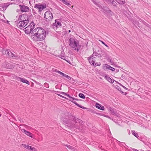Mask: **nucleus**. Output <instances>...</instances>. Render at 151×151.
Here are the masks:
<instances>
[{
    "instance_id": "obj_1",
    "label": "nucleus",
    "mask_w": 151,
    "mask_h": 151,
    "mask_svg": "<svg viewBox=\"0 0 151 151\" xmlns=\"http://www.w3.org/2000/svg\"><path fill=\"white\" fill-rule=\"evenodd\" d=\"M45 30L41 27H37L33 29L30 34L31 39L33 41H41L43 40L46 36Z\"/></svg>"
},
{
    "instance_id": "obj_2",
    "label": "nucleus",
    "mask_w": 151,
    "mask_h": 151,
    "mask_svg": "<svg viewBox=\"0 0 151 151\" xmlns=\"http://www.w3.org/2000/svg\"><path fill=\"white\" fill-rule=\"evenodd\" d=\"M69 119L73 121L74 122L73 123H70L68 124L69 126L71 128H76L78 129H79L80 127L77 124L79 123L80 124H82V123L83 122L81 120L76 118L74 116L72 115H70L69 116Z\"/></svg>"
},
{
    "instance_id": "obj_3",
    "label": "nucleus",
    "mask_w": 151,
    "mask_h": 151,
    "mask_svg": "<svg viewBox=\"0 0 151 151\" xmlns=\"http://www.w3.org/2000/svg\"><path fill=\"white\" fill-rule=\"evenodd\" d=\"M69 46L72 48H74L75 50L78 52L79 48L78 47L79 45L78 41L75 38L71 37L69 40Z\"/></svg>"
},
{
    "instance_id": "obj_4",
    "label": "nucleus",
    "mask_w": 151,
    "mask_h": 151,
    "mask_svg": "<svg viewBox=\"0 0 151 151\" xmlns=\"http://www.w3.org/2000/svg\"><path fill=\"white\" fill-rule=\"evenodd\" d=\"M44 17L48 21H50L53 18L52 14L50 11L46 12L44 15Z\"/></svg>"
},
{
    "instance_id": "obj_5",
    "label": "nucleus",
    "mask_w": 151,
    "mask_h": 151,
    "mask_svg": "<svg viewBox=\"0 0 151 151\" xmlns=\"http://www.w3.org/2000/svg\"><path fill=\"white\" fill-rule=\"evenodd\" d=\"M95 57H93V56H90L88 58V59L89 63L90 64L93 65L95 66H100L101 65L100 63H95Z\"/></svg>"
},
{
    "instance_id": "obj_6",
    "label": "nucleus",
    "mask_w": 151,
    "mask_h": 151,
    "mask_svg": "<svg viewBox=\"0 0 151 151\" xmlns=\"http://www.w3.org/2000/svg\"><path fill=\"white\" fill-rule=\"evenodd\" d=\"M18 20H21L22 21H27V22L29 23V17L27 15L25 14H23L19 15L18 18Z\"/></svg>"
},
{
    "instance_id": "obj_7",
    "label": "nucleus",
    "mask_w": 151,
    "mask_h": 151,
    "mask_svg": "<svg viewBox=\"0 0 151 151\" xmlns=\"http://www.w3.org/2000/svg\"><path fill=\"white\" fill-rule=\"evenodd\" d=\"M19 21L17 23V26L21 29L24 28L28 23L27 22V21H22L21 20H19Z\"/></svg>"
},
{
    "instance_id": "obj_8",
    "label": "nucleus",
    "mask_w": 151,
    "mask_h": 151,
    "mask_svg": "<svg viewBox=\"0 0 151 151\" xmlns=\"http://www.w3.org/2000/svg\"><path fill=\"white\" fill-rule=\"evenodd\" d=\"M2 66L4 68L8 69L13 68L14 66V64H10L7 62H5L2 64Z\"/></svg>"
},
{
    "instance_id": "obj_9",
    "label": "nucleus",
    "mask_w": 151,
    "mask_h": 151,
    "mask_svg": "<svg viewBox=\"0 0 151 151\" xmlns=\"http://www.w3.org/2000/svg\"><path fill=\"white\" fill-rule=\"evenodd\" d=\"M19 6L20 8V9L22 12H26L29 11V8L27 6L24 5H19Z\"/></svg>"
},
{
    "instance_id": "obj_10",
    "label": "nucleus",
    "mask_w": 151,
    "mask_h": 151,
    "mask_svg": "<svg viewBox=\"0 0 151 151\" xmlns=\"http://www.w3.org/2000/svg\"><path fill=\"white\" fill-rule=\"evenodd\" d=\"M34 7L35 8H37L39 9V12H41L44 9L46 8V4L39 5L37 4H35Z\"/></svg>"
},
{
    "instance_id": "obj_11",
    "label": "nucleus",
    "mask_w": 151,
    "mask_h": 151,
    "mask_svg": "<svg viewBox=\"0 0 151 151\" xmlns=\"http://www.w3.org/2000/svg\"><path fill=\"white\" fill-rule=\"evenodd\" d=\"M109 110L112 114L118 117H120V114L115 109L110 107L109 108Z\"/></svg>"
},
{
    "instance_id": "obj_12",
    "label": "nucleus",
    "mask_w": 151,
    "mask_h": 151,
    "mask_svg": "<svg viewBox=\"0 0 151 151\" xmlns=\"http://www.w3.org/2000/svg\"><path fill=\"white\" fill-rule=\"evenodd\" d=\"M70 98V101L73 102L74 104H75L77 106H78L79 107H80L81 108H82L84 109H86V108L84 107L81 106L79 104H78V103H77L75 101H74L73 100H77L78 99L75 98L73 97H72L71 96V97H69Z\"/></svg>"
},
{
    "instance_id": "obj_13",
    "label": "nucleus",
    "mask_w": 151,
    "mask_h": 151,
    "mask_svg": "<svg viewBox=\"0 0 151 151\" xmlns=\"http://www.w3.org/2000/svg\"><path fill=\"white\" fill-rule=\"evenodd\" d=\"M33 27H29L28 26L24 29V30L26 34H31L32 30H33Z\"/></svg>"
},
{
    "instance_id": "obj_14",
    "label": "nucleus",
    "mask_w": 151,
    "mask_h": 151,
    "mask_svg": "<svg viewBox=\"0 0 151 151\" xmlns=\"http://www.w3.org/2000/svg\"><path fill=\"white\" fill-rule=\"evenodd\" d=\"M102 9L104 13L111 14V12L112 13L111 11L106 6H103L102 7Z\"/></svg>"
},
{
    "instance_id": "obj_15",
    "label": "nucleus",
    "mask_w": 151,
    "mask_h": 151,
    "mask_svg": "<svg viewBox=\"0 0 151 151\" xmlns=\"http://www.w3.org/2000/svg\"><path fill=\"white\" fill-rule=\"evenodd\" d=\"M21 131L23 132L25 134L27 135L30 137L31 138H33V135L30 132L27 131L24 129H22Z\"/></svg>"
},
{
    "instance_id": "obj_16",
    "label": "nucleus",
    "mask_w": 151,
    "mask_h": 151,
    "mask_svg": "<svg viewBox=\"0 0 151 151\" xmlns=\"http://www.w3.org/2000/svg\"><path fill=\"white\" fill-rule=\"evenodd\" d=\"M17 79L18 81H21L23 83H27L28 85H29L30 84L29 82L26 79L20 77H18L17 78Z\"/></svg>"
},
{
    "instance_id": "obj_17",
    "label": "nucleus",
    "mask_w": 151,
    "mask_h": 151,
    "mask_svg": "<svg viewBox=\"0 0 151 151\" xmlns=\"http://www.w3.org/2000/svg\"><path fill=\"white\" fill-rule=\"evenodd\" d=\"M61 24L60 22L55 20V22L53 24V26L54 28L55 27H58L61 26Z\"/></svg>"
},
{
    "instance_id": "obj_18",
    "label": "nucleus",
    "mask_w": 151,
    "mask_h": 151,
    "mask_svg": "<svg viewBox=\"0 0 151 151\" xmlns=\"http://www.w3.org/2000/svg\"><path fill=\"white\" fill-rule=\"evenodd\" d=\"M96 107L97 108L101 110H104V107L97 103L96 104Z\"/></svg>"
},
{
    "instance_id": "obj_19",
    "label": "nucleus",
    "mask_w": 151,
    "mask_h": 151,
    "mask_svg": "<svg viewBox=\"0 0 151 151\" xmlns=\"http://www.w3.org/2000/svg\"><path fill=\"white\" fill-rule=\"evenodd\" d=\"M104 78L109 82L111 83H113L114 82V81H115V80H112L110 78L109 76L107 75H106L104 76Z\"/></svg>"
},
{
    "instance_id": "obj_20",
    "label": "nucleus",
    "mask_w": 151,
    "mask_h": 151,
    "mask_svg": "<svg viewBox=\"0 0 151 151\" xmlns=\"http://www.w3.org/2000/svg\"><path fill=\"white\" fill-rule=\"evenodd\" d=\"M93 52L91 56H93L94 57V56H96L99 58H101L102 57L101 55L99 53H98L97 52L94 51V50H93Z\"/></svg>"
},
{
    "instance_id": "obj_21",
    "label": "nucleus",
    "mask_w": 151,
    "mask_h": 151,
    "mask_svg": "<svg viewBox=\"0 0 151 151\" xmlns=\"http://www.w3.org/2000/svg\"><path fill=\"white\" fill-rule=\"evenodd\" d=\"M111 1L109 4L113 5L115 7H116L117 4V3L114 0H112Z\"/></svg>"
},
{
    "instance_id": "obj_22",
    "label": "nucleus",
    "mask_w": 151,
    "mask_h": 151,
    "mask_svg": "<svg viewBox=\"0 0 151 151\" xmlns=\"http://www.w3.org/2000/svg\"><path fill=\"white\" fill-rule=\"evenodd\" d=\"M64 145L66 146L68 148L71 150L74 151L75 150V148L72 146H71L68 145Z\"/></svg>"
},
{
    "instance_id": "obj_23",
    "label": "nucleus",
    "mask_w": 151,
    "mask_h": 151,
    "mask_svg": "<svg viewBox=\"0 0 151 151\" xmlns=\"http://www.w3.org/2000/svg\"><path fill=\"white\" fill-rule=\"evenodd\" d=\"M116 1L119 4L122 5L125 3V0H116Z\"/></svg>"
},
{
    "instance_id": "obj_24",
    "label": "nucleus",
    "mask_w": 151,
    "mask_h": 151,
    "mask_svg": "<svg viewBox=\"0 0 151 151\" xmlns=\"http://www.w3.org/2000/svg\"><path fill=\"white\" fill-rule=\"evenodd\" d=\"M10 54L9 57L10 58H15L17 57L16 55L14 54L12 52H10Z\"/></svg>"
},
{
    "instance_id": "obj_25",
    "label": "nucleus",
    "mask_w": 151,
    "mask_h": 151,
    "mask_svg": "<svg viewBox=\"0 0 151 151\" xmlns=\"http://www.w3.org/2000/svg\"><path fill=\"white\" fill-rule=\"evenodd\" d=\"M109 65L107 64H105L103 66V69L104 70L109 69Z\"/></svg>"
},
{
    "instance_id": "obj_26",
    "label": "nucleus",
    "mask_w": 151,
    "mask_h": 151,
    "mask_svg": "<svg viewBox=\"0 0 151 151\" xmlns=\"http://www.w3.org/2000/svg\"><path fill=\"white\" fill-rule=\"evenodd\" d=\"M8 50L7 49H3L2 51V53L4 55H7V53H8Z\"/></svg>"
},
{
    "instance_id": "obj_27",
    "label": "nucleus",
    "mask_w": 151,
    "mask_h": 151,
    "mask_svg": "<svg viewBox=\"0 0 151 151\" xmlns=\"http://www.w3.org/2000/svg\"><path fill=\"white\" fill-rule=\"evenodd\" d=\"M35 24H34V22H31L30 23V24L28 25V26L29 27H33V29L35 28Z\"/></svg>"
},
{
    "instance_id": "obj_28",
    "label": "nucleus",
    "mask_w": 151,
    "mask_h": 151,
    "mask_svg": "<svg viewBox=\"0 0 151 151\" xmlns=\"http://www.w3.org/2000/svg\"><path fill=\"white\" fill-rule=\"evenodd\" d=\"M132 134L136 137L138 138V137H139V136L138 135V134L137 133H136L134 130L132 131Z\"/></svg>"
},
{
    "instance_id": "obj_29",
    "label": "nucleus",
    "mask_w": 151,
    "mask_h": 151,
    "mask_svg": "<svg viewBox=\"0 0 151 151\" xmlns=\"http://www.w3.org/2000/svg\"><path fill=\"white\" fill-rule=\"evenodd\" d=\"M67 1H66L65 0H63L62 1V2L65 4L67 6H69V5H70V4L67 2Z\"/></svg>"
},
{
    "instance_id": "obj_30",
    "label": "nucleus",
    "mask_w": 151,
    "mask_h": 151,
    "mask_svg": "<svg viewBox=\"0 0 151 151\" xmlns=\"http://www.w3.org/2000/svg\"><path fill=\"white\" fill-rule=\"evenodd\" d=\"M59 93H60L62 94L63 95H65V96H68V97H71V96H70L68 94H66V93L63 92H59Z\"/></svg>"
},
{
    "instance_id": "obj_31",
    "label": "nucleus",
    "mask_w": 151,
    "mask_h": 151,
    "mask_svg": "<svg viewBox=\"0 0 151 151\" xmlns=\"http://www.w3.org/2000/svg\"><path fill=\"white\" fill-rule=\"evenodd\" d=\"M22 145L23 147L25 148L28 150H29V147H30V146L23 144H22Z\"/></svg>"
},
{
    "instance_id": "obj_32",
    "label": "nucleus",
    "mask_w": 151,
    "mask_h": 151,
    "mask_svg": "<svg viewBox=\"0 0 151 151\" xmlns=\"http://www.w3.org/2000/svg\"><path fill=\"white\" fill-rule=\"evenodd\" d=\"M116 88L119 91H120V92L122 93H124L122 91H121V88L120 87H119V86H116Z\"/></svg>"
},
{
    "instance_id": "obj_33",
    "label": "nucleus",
    "mask_w": 151,
    "mask_h": 151,
    "mask_svg": "<svg viewBox=\"0 0 151 151\" xmlns=\"http://www.w3.org/2000/svg\"><path fill=\"white\" fill-rule=\"evenodd\" d=\"M55 72L59 74H60L61 75H62L63 76H64V74H65L59 71H58V70H55Z\"/></svg>"
},
{
    "instance_id": "obj_34",
    "label": "nucleus",
    "mask_w": 151,
    "mask_h": 151,
    "mask_svg": "<svg viewBox=\"0 0 151 151\" xmlns=\"http://www.w3.org/2000/svg\"><path fill=\"white\" fill-rule=\"evenodd\" d=\"M79 96L81 98L83 99H85V96L82 93H80L79 94Z\"/></svg>"
},
{
    "instance_id": "obj_35",
    "label": "nucleus",
    "mask_w": 151,
    "mask_h": 151,
    "mask_svg": "<svg viewBox=\"0 0 151 151\" xmlns=\"http://www.w3.org/2000/svg\"><path fill=\"white\" fill-rule=\"evenodd\" d=\"M64 77H66L68 79L70 80L72 78L71 77H70L69 76H68V75H66V74H65L64 76Z\"/></svg>"
},
{
    "instance_id": "obj_36",
    "label": "nucleus",
    "mask_w": 151,
    "mask_h": 151,
    "mask_svg": "<svg viewBox=\"0 0 151 151\" xmlns=\"http://www.w3.org/2000/svg\"><path fill=\"white\" fill-rule=\"evenodd\" d=\"M109 69L111 70L112 71H115V69L113 67H111L110 65L109 66Z\"/></svg>"
},
{
    "instance_id": "obj_37",
    "label": "nucleus",
    "mask_w": 151,
    "mask_h": 151,
    "mask_svg": "<svg viewBox=\"0 0 151 151\" xmlns=\"http://www.w3.org/2000/svg\"><path fill=\"white\" fill-rule=\"evenodd\" d=\"M102 54L101 55H102L103 57H105L106 56V53L105 52H102Z\"/></svg>"
},
{
    "instance_id": "obj_38",
    "label": "nucleus",
    "mask_w": 151,
    "mask_h": 151,
    "mask_svg": "<svg viewBox=\"0 0 151 151\" xmlns=\"http://www.w3.org/2000/svg\"><path fill=\"white\" fill-rule=\"evenodd\" d=\"M104 1H105L108 4H109L110 2H111V1H111L112 0H103Z\"/></svg>"
},
{
    "instance_id": "obj_39",
    "label": "nucleus",
    "mask_w": 151,
    "mask_h": 151,
    "mask_svg": "<svg viewBox=\"0 0 151 151\" xmlns=\"http://www.w3.org/2000/svg\"><path fill=\"white\" fill-rule=\"evenodd\" d=\"M44 86L45 87H46V88H49V85L48 83H45L44 84Z\"/></svg>"
},
{
    "instance_id": "obj_40",
    "label": "nucleus",
    "mask_w": 151,
    "mask_h": 151,
    "mask_svg": "<svg viewBox=\"0 0 151 151\" xmlns=\"http://www.w3.org/2000/svg\"><path fill=\"white\" fill-rule=\"evenodd\" d=\"M9 5V4L8 3H5L4 4V6L6 7H7Z\"/></svg>"
},
{
    "instance_id": "obj_41",
    "label": "nucleus",
    "mask_w": 151,
    "mask_h": 151,
    "mask_svg": "<svg viewBox=\"0 0 151 151\" xmlns=\"http://www.w3.org/2000/svg\"><path fill=\"white\" fill-rule=\"evenodd\" d=\"M104 116L106 117H107L109 119H111V117H109V116H108V115H104Z\"/></svg>"
},
{
    "instance_id": "obj_42",
    "label": "nucleus",
    "mask_w": 151,
    "mask_h": 151,
    "mask_svg": "<svg viewBox=\"0 0 151 151\" xmlns=\"http://www.w3.org/2000/svg\"><path fill=\"white\" fill-rule=\"evenodd\" d=\"M31 151H37V150L34 147H32Z\"/></svg>"
},
{
    "instance_id": "obj_43",
    "label": "nucleus",
    "mask_w": 151,
    "mask_h": 151,
    "mask_svg": "<svg viewBox=\"0 0 151 151\" xmlns=\"http://www.w3.org/2000/svg\"><path fill=\"white\" fill-rule=\"evenodd\" d=\"M101 42H102V43L106 47H109V46L107 45H106L104 42L102 41H101Z\"/></svg>"
},
{
    "instance_id": "obj_44",
    "label": "nucleus",
    "mask_w": 151,
    "mask_h": 151,
    "mask_svg": "<svg viewBox=\"0 0 151 151\" xmlns=\"http://www.w3.org/2000/svg\"><path fill=\"white\" fill-rule=\"evenodd\" d=\"M121 77L123 79H125V76L124 75L122 74L121 76Z\"/></svg>"
},
{
    "instance_id": "obj_45",
    "label": "nucleus",
    "mask_w": 151,
    "mask_h": 151,
    "mask_svg": "<svg viewBox=\"0 0 151 151\" xmlns=\"http://www.w3.org/2000/svg\"><path fill=\"white\" fill-rule=\"evenodd\" d=\"M20 126H24L25 127H28V126L27 125H25V124H20Z\"/></svg>"
},
{
    "instance_id": "obj_46",
    "label": "nucleus",
    "mask_w": 151,
    "mask_h": 151,
    "mask_svg": "<svg viewBox=\"0 0 151 151\" xmlns=\"http://www.w3.org/2000/svg\"><path fill=\"white\" fill-rule=\"evenodd\" d=\"M110 62L111 63V65H113L114 64V63L112 60H110Z\"/></svg>"
},
{
    "instance_id": "obj_47",
    "label": "nucleus",
    "mask_w": 151,
    "mask_h": 151,
    "mask_svg": "<svg viewBox=\"0 0 151 151\" xmlns=\"http://www.w3.org/2000/svg\"><path fill=\"white\" fill-rule=\"evenodd\" d=\"M59 57H60V58L61 59H64V60H65V56H62L61 57H60V56H59Z\"/></svg>"
},
{
    "instance_id": "obj_48",
    "label": "nucleus",
    "mask_w": 151,
    "mask_h": 151,
    "mask_svg": "<svg viewBox=\"0 0 151 151\" xmlns=\"http://www.w3.org/2000/svg\"><path fill=\"white\" fill-rule=\"evenodd\" d=\"M8 53H7V55H8V56H9L10 54V52H11V51H10V50H8Z\"/></svg>"
},
{
    "instance_id": "obj_49",
    "label": "nucleus",
    "mask_w": 151,
    "mask_h": 151,
    "mask_svg": "<svg viewBox=\"0 0 151 151\" xmlns=\"http://www.w3.org/2000/svg\"><path fill=\"white\" fill-rule=\"evenodd\" d=\"M122 144H121L120 145H122L124 146V145H126L125 144L124 142H122Z\"/></svg>"
},
{
    "instance_id": "obj_50",
    "label": "nucleus",
    "mask_w": 151,
    "mask_h": 151,
    "mask_svg": "<svg viewBox=\"0 0 151 151\" xmlns=\"http://www.w3.org/2000/svg\"><path fill=\"white\" fill-rule=\"evenodd\" d=\"M32 147L31 146H30L29 150H30V151H31V150H32Z\"/></svg>"
},
{
    "instance_id": "obj_51",
    "label": "nucleus",
    "mask_w": 151,
    "mask_h": 151,
    "mask_svg": "<svg viewBox=\"0 0 151 151\" xmlns=\"http://www.w3.org/2000/svg\"><path fill=\"white\" fill-rule=\"evenodd\" d=\"M58 95L59 96H60V97H62V98H65V97H64L63 96H62V95H60V94H58Z\"/></svg>"
},
{
    "instance_id": "obj_52",
    "label": "nucleus",
    "mask_w": 151,
    "mask_h": 151,
    "mask_svg": "<svg viewBox=\"0 0 151 151\" xmlns=\"http://www.w3.org/2000/svg\"><path fill=\"white\" fill-rule=\"evenodd\" d=\"M122 86L124 89H126L127 90V88H126V87H125L124 86H123V85H122Z\"/></svg>"
},
{
    "instance_id": "obj_53",
    "label": "nucleus",
    "mask_w": 151,
    "mask_h": 151,
    "mask_svg": "<svg viewBox=\"0 0 151 151\" xmlns=\"http://www.w3.org/2000/svg\"><path fill=\"white\" fill-rule=\"evenodd\" d=\"M20 121L21 122H23V120L22 119H20Z\"/></svg>"
},
{
    "instance_id": "obj_54",
    "label": "nucleus",
    "mask_w": 151,
    "mask_h": 151,
    "mask_svg": "<svg viewBox=\"0 0 151 151\" xmlns=\"http://www.w3.org/2000/svg\"><path fill=\"white\" fill-rule=\"evenodd\" d=\"M119 83V84L121 86H122V85L121 84V83Z\"/></svg>"
},
{
    "instance_id": "obj_55",
    "label": "nucleus",
    "mask_w": 151,
    "mask_h": 151,
    "mask_svg": "<svg viewBox=\"0 0 151 151\" xmlns=\"http://www.w3.org/2000/svg\"><path fill=\"white\" fill-rule=\"evenodd\" d=\"M71 32V31L70 30H69L68 31V32Z\"/></svg>"
},
{
    "instance_id": "obj_56",
    "label": "nucleus",
    "mask_w": 151,
    "mask_h": 151,
    "mask_svg": "<svg viewBox=\"0 0 151 151\" xmlns=\"http://www.w3.org/2000/svg\"><path fill=\"white\" fill-rule=\"evenodd\" d=\"M134 151H138V150H136V149H135V150H134Z\"/></svg>"
},
{
    "instance_id": "obj_57",
    "label": "nucleus",
    "mask_w": 151,
    "mask_h": 151,
    "mask_svg": "<svg viewBox=\"0 0 151 151\" xmlns=\"http://www.w3.org/2000/svg\"><path fill=\"white\" fill-rule=\"evenodd\" d=\"M67 62H68V63H70L69 62V61H69H69H68L67 60Z\"/></svg>"
},
{
    "instance_id": "obj_58",
    "label": "nucleus",
    "mask_w": 151,
    "mask_h": 151,
    "mask_svg": "<svg viewBox=\"0 0 151 151\" xmlns=\"http://www.w3.org/2000/svg\"><path fill=\"white\" fill-rule=\"evenodd\" d=\"M101 146H99V147L100 148H101Z\"/></svg>"
},
{
    "instance_id": "obj_59",
    "label": "nucleus",
    "mask_w": 151,
    "mask_h": 151,
    "mask_svg": "<svg viewBox=\"0 0 151 151\" xmlns=\"http://www.w3.org/2000/svg\"><path fill=\"white\" fill-rule=\"evenodd\" d=\"M60 1H62L63 0H59Z\"/></svg>"
},
{
    "instance_id": "obj_60",
    "label": "nucleus",
    "mask_w": 151,
    "mask_h": 151,
    "mask_svg": "<svg viewBox=\"0 0 151 151\" xmlns=\"http://www.w3.org/2000/svg\"><path fill=\"white\" fill-rule=\"evenodd\" d=\"M73 6H72V8H73Z\"/></svg>"
}]
</instances>
